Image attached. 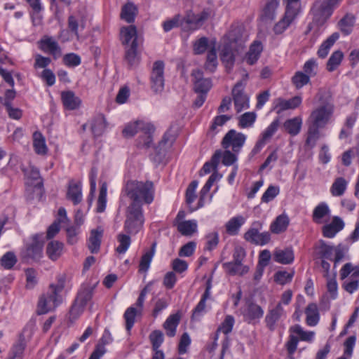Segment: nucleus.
I'll return each instance as SVG.
<instances>
[{
    "label": "nucleus",
    "instance_id": "nucleus-5",
    "mask_svg": "<svg viewBox=\"0 0 359 359\" xmlns=\"http://www.w3.org/2000/svg\"><path fill=\"white\" fill-rule=\"evenodd\" d=\"M144 222L142 208L135 204H130L126 212L124 231L128 234L135 235L142 229Z\"/></svg>",
    "mask_w": 359,
    "mask_h": 359
},
{
    "label": "nucleus",
    "instance_id": "nucleus-33",
    "mask_svg": "<svg viewBox=\"0 0 359 359\" xmlns=\"http://www.w3.org/2000/svg\"><path fill=\"white\" fill-rule=\"evenodd\" d=\"M107 128V122L102 114L96 116L91 123V130L95 136H100Z\"/></svg>",
    "mask_w": 359,
    "mask_h": 359
},
{
    "label": "nucleus",
    "instance_id": "nucleus-3",
    "mask_svg": "<svg viewBox=\"0 0 359 359\" xmlns=\"http://www.w3.org/2000/svg\"><path fill=\"white\" fill-rule=\"evenodd\" d=\"M65 278L61 276L56 284H51L39 299L37 313L45 314L53 311L62 302L60 293L65 287Z\"/></svg>",
    "mask_w": 359,
    "mask_h": 359
},
{
    "label": "nucleus",
    "instance_id": "nucleus-36",
    "mask_svg": "<svg viewBox=\"0 0 359 359\" xmlns=\"http://www.w3.org/2000/svg\"><path fill=\"white\" fill-rule=\"evenodd\" d=\"M348 181L342 177L334 180L330 187V193L333 196H341L346 190Z\"/></svg>",
    "mask_w": 359,
    "mask_h": 359
},
{
    "label": "nucleus",
    "instance_id": "nucleus-17",
    "mask_svg": "<svg viewBox=\"0 0 359 359\" xmlns=\"http://www.w3.org/2000/svg\"><path fill=\"white\" fill-rule=\"evenodd\" d=\"M301 103L302 97L299 96H295L287 100L279 97L274 102V109L278 114H280L287 109H294L297 108Z\"/></svg>",
    "mask_w": 359,
    "mask_h": 359
},
{
    "label": "nucleus",
    "instance_id": "nucleus-38",
    "mask_svg": "<svg viewBox=\"0 0 359 359\" xmlns=\"http://www.w3.org/2000/svg\"><path fill=\"white\" fill-rule=\"evenodd\" d=\"M33 147L38 154L44 155L47 152L48 148L45 138L39 132H35L33 135Z\"/></svg>",
    "mask_w": 359,
    "mask_h": 359
},
{
    "label": "nucleus",
    "instance_id": "nucleus-9",
    "mask_svg": "<svg viewBox=\"0 0 359 359\" xmlns=\"http://www.w3.org/2000/svg\"><path fill=\"white\" fill-rule=\"evenodd\" d=\"M212 15L210 9H205L198 14H195L192 11H187L186 15L183 18L184 25L186 29L196 30L199 29L205 21H206Z\"/></svg>",
    "mask_w": 359,
    "mask_h": 359
},
{
    "label": "nucleus",
    "instance_id": "nucleus-51",
    "mask_svg": "<svg viewBox=\"0 0 359 359\" xmlns=\"http://www.w3.org/2000/svg\"><path fill=\"white\" fill-rule=\"evenodd\" d=\"M263 314L264 311L259 306L250 304L245 311L244 316L248 320H252L262 318Z\"/></svg>",
    "mask_w": 359,
    "mask_h": 359
},
{
    "label": "nucleus",
    "instance_id": "nucleus-43",
    "mask_svg": "<svg viewBox=\"0 0 359 359\" xmlns=\"http://www.w3.org/2000/svg\"><path fill=\"white\" fill-rule=\"evenodd\" d=\"M301 11V5L299 1H287L285 15L286 19L292 22L298 15Z\"/></svg>",
    "mask_w": 359,
    "mask_h": 359
},
{
    "label": "nucleus",
    "instance_id": "nucleus-54",
    "mask_svg": "<svg viewBox=\"0 0 359 359\" xmlns=\"http://www.w3.org/2000/svg\"><path fill=\"white\" fill-rule=\"evenodd\" d=\"M155 244H153L152 249L146 252L142 257L140 263V271H147L149 269L151 262L154 255Z\"/></svg>",
    "mask_w": 359,
    "mask_h": 359
},
{
    "label": "nucleus",
    "instance_id": "nucleus-53",
    "mask_svg": "<svg viewBox=\"0 0 359 359\" xmlns=\"http://www.w3.org/2000/svg\"><path fill=\"white\" fill-rule=\"evenodd\" d=\"M217 66V57L215 48H212L208 53L205 68L210 72H213Z\"/></svg>",
    "mask_w": 359,
    "mask_h": 359
},
{
    "label": "nucleus",
    "instance_id": "nucleus-31",
    "mask_svg": "<svg viewBox=\"0 0 359 359\" xmlns=\"http://www.w3.org/2000/svg\"><path fill=\"white\" fill-rule=\"evenodd\" d=\"M289 225V218L287 215L282 214L276 217L272 222L270 229L273 233H280L285 231Z\"/></svg>",
    "mask_w": 359,
    "mask_h": 359
},
{
    "label": "nucleus",
    "instance_id": "nucleus-52",
    "mask_svg": "<svg viewBox=\"0 0 359 359\" xmlns=\"http://www.w3.org/2000/svg\"><path fill=\"white\" fill-rule=\"evenodd\" d=\"M129 235L130 234L127 235L124 233H119L117 236L118 245L117 246L116 250L118 253L124 254L129 248L131 243V240Z\"/></svg>",
    "mask_w": 359,
    "mask_h": 359
},
{
    "label": "nucleus",
    "instance_id": "nucleus-59",
    "mask_svg": "<svg viewBox=\"0 0 359 359\" xmlns=\"http://www.w3.org/2000/svg\"><path fill=\"white\" fill-rule=\"evenodd\" d=\"M256 114L255 112H246L241 115L239 118L240 127L245 128L253 125L256 120Z\"/></svg>",
    "mask_w": 359,
    "mask_h": 359
},
{
    "label": "nucleus",
    "instance_id": "nucleus-32",
    "mask_svg": "<svg viewBox=\"0 0 359 359\" xmlns=\"http://www.w3.org/2000/svg\"><path fill=\"white\" fill-rule=\"evenodd\" d=\"M305 313L306 315V322L309 326H315L318 324L320 315L316 304H309L305 310Z\"/></svg>",
    "mask_w": 359,
    "mask_h": 359
},
{
    "label": "nucleus",
    "instance_id": "nucleus-14",
    "mask_svg": "<svg viewBox=\"0 0 359 359\" xmlns=\"http://www.w3.org/2000/svg\"><path fill=\"white\" fill-rule=\"evenodd\" d=\"M244 238L251 243L264 245L270 241L271 235L267 231L260 233L257 229L250 228L244 234Z\"/></svg>",
    "mask_w": 359,
    "mask_h": 359
},
{
    "label": "nucleus",
    "instance_id": "nucleus-41",
    "mask_svg": "<svg viewBox=\"0 0 359 359\" xmlns=\"http://www.w3.org/2000/svg\"><path fill=\"white\" fill-rule=\"evenodd\" d=\"M62 100L65 108L72 110L75 109L80 104V100L71 91L62 93Z\"/></svg>",
    "mask_w": 359,
    "mask_h": 359
},
{
    "label": "nucleus",
    "instance_id": "nucleus-26",
    "mask_svg": "<svg viewBox=\"0 0 359 359\" xmlns=\"http://www.w3.org/2000/svg\"><path fill=\"white\" fill-rule=\"evenodd\" d=\"M262 50L263 46L262 43L258 41H254L250 46V49L246 53L244 60L250 65L255 64L258 60Z\"/></svg>",
    "mask_w": 359,
    "mask_h": 359
},
{
    "label": "nucleus",
    "instance_id": "nucleus-29",
    "mask_svg": "<svg viewBox=\"0 0 359 359\" xmlns=\"http://www.w3.org/2000/svg\"><path fill=\"white\" fill-rule=\"evenodd\" d=\"M178 231L183 236H191L197 231V222L196 220H186L176 223Z\"/></svg>",
    "mask_w": 359,
    "mask_h": 359
},
{
    "label": "nucleus",
    "instance_id": "nucleus-45",
    "mask_svg": "<svg viewBox=\"0 0 359 359\" xmlns=\"http://www.w3.org/2000/svg\"><path fill=\"white\" fill-rule=\"evenodd\" d=\"M221 158L222 151L220 150L216 151L212 156L210 161L206 162L203 165L201 172L205 175L210 173L212 170H215L220 161ZM201 175H203V173H201Z\"/></svg>",
    "mask_w": 359,
    "mask_h": 359
},
{
    "label": "nucleus",
    "instance_id": "nucleus-20",
    "mask_svg": "<svg viewBox=\"0 0 359 359\" xmlns=\"http://www.w3.org/2000/svg\"><path fill=\"white\" fill-rule=\"evenodd\" d=\"M285 316V311L280 304H277L276 306L269 310L266 316V323L267 327L273 330L275 328L276 323Z\"/></svg>",
    "mask_w": 359,
    "mask_h": 359
},
{
    "label": "nucleus",
    "instance_id": "nucleus-63",
    "mask_svg": "<svg viewBox=\"0 0 359 359\" xmlns=\"http://www.w3.org/2000/svg\"><path fill=\"white\" fill-rule=\"evenodd\" d=\"M234 323L235 320L232 316H226L219 327L217 332H222L224 334H228L232 331Z\"/></svg>",
    "mask_w": 359,
    "mask_h": 359
},
{
    "label": "nucleus",
    "instance_id": "nucleus-48",
    "mask_svg": "<svg viewBox=\"0 0 359 359\" xmlns=\"http://www.w3.org/2000/svg\"><path fill=\"white\" fill-rule=\"evenodd\" d=\"M125 59L130 66L136 65L140 61L137 46H126Z\"/></svg>",
    "mask_w": 359,
    "mask_h": 359
},
{
    "label": "nucleus",
    "instance_id": "nucleus-6",
    "mask_svg": "<svg viewBox=\"0 0 359 359\" xmlns=\"http://www.w3.org/2000/svg\"><path fill=\"white\" fill-rule=\"evenodd\" d=\"M334 111V104H319L311 111L307 123L323 128L330 122Z\"/></svg>",
    "mask_w": 359,
    "mask_h": 359
},
{
    "label": "nucleus",
    "instance_id": "nucleus-18",
    "mask_svg": "<svg viewBox=\"0 0 359 359\" xmlns=\"http://www.w3.org/2000/svg\"><path fill=\"white\" fill-rule=\"evenodd\" d=\"M279 126L278 120L273 121L262 133L259 140L253 149V151L257 153L266 144V143L271 138L274 133L277 131Z\"/></svg>",
    "mask_w": 359,
    "mask_h": 359
},
{
    "label": "nucleus",
    "instance_id": "nucleus-62",
    "mask_svg": "<svg viewBox=\"0 0 359 359\" xmlns=\"http://www.w3.org/2000/svg\"><path fill=\"white\" fill-rule=\"evenodd\" d=\"M92 297L93 290L91 288H83L79 292L75 301L86 306L87 302L91 299Z\"/></svg>",
    "mask_w": 359,
    "mask_h": 359
},
{
    "label": "nucleus",
    "instance_id": "nucleus-16",
    "mask_svg": "<svg viewBox=\"0 0 359 359\" xmlns=\"http://www.w3.org/2000/svg\"><path fill=\"white\" fill-rule=\"evenodd\" d=\"M67 198L72 201L74 205L80 203L83 198L81 182L72 180L69 182Z\"/></svg>",
    "mask_w": 359,
    "mask_h": 359
},
{
    "label": "nucleus",
    "instance_id": "nucleus-34",
    "mask_svg": "<svg viewBox=\"0 0 359 359\" xmlns=\"http://www.w3.org/2000/svg\"><path fill=\"white\" fill-rule=\"evenodd\" d=\"M137 13V7L133 3L129 1L122 7L121 18L126 22L131 23L135 20Z\"/></svg>",
    "mask_w": 359,
    "mask_h": 359
},
{
    "label": "nucleus",
    "instance_id": "nucleus-42",
    "mask_svg": "<svg viewBox=\"0 0 359 359\" xmlns=\"http://www.w3.org/2000/svg\"><path fill=\"white\" fill-rule=\"evenodd\" d=\"M320 129H321V128L309 124L306 144L310 148L314 147L316 142L320 138Z\"/></svg>",
    "mask_w": 359,
    "mask_h": 359
},
{
    "label": "nucleus",
    "instance_id": "nucleus-55",
    "mask_svg": "<svg viewBox=\"0 0 359 359\" xmlns=\"http://www.w3.org/2000/svg\"><path fill=\"white\" fill-rule=\"evenodd\" d=\"M140 314L139 311L134 306H130L126 309L124 313V318L126 320V330L130 331L135 323V316Z\"/></svg>",
    "mask_w": 359,
    "mask_h": 359
},
{
    "label": "nucleus",
    "instance_id": "nucleus-50",
    "mask_svg": "<svg viewBox=\"0 0 359 359\" xmlns=\"http://www.w3.org/2000/svg\"><path fill=\"white\" fill-rule=\"evenodd\" d=\"M179 26H181L183 29H186V26L184 25L183 18L179 14L163 23V30L166 32Z\"/></svg>",
    "mask_w": 359,
    "mask_h": 359
},
{
    "label": "nucleus",
    "instance_id": "nucleus-60",
    "mask_svg": "<svg viewBox=\"0 0 359 359\" xmlns=\"http://www.w3.org/2000/svg\"><path fill=\"white\" fill-rule=\"evenodd\" d=\"M280 192L278 187L270 185L262 196V203H269L273 200Z\"/></svg>",
    "mask_w": 359,
    "mask_h": 359
},
{
    "label": "nucleus",
    "instance_id": "nucleus-27",
    "mask_svg": "<svg viewBox=\"0 0 359 359\" xmlns=\"http://www.w3.org/2000/svg\"><path fill=\"white\" fill-rule=\"evenodd\" d=\"M330 210L325 203H320L313 210L312 218L316 224H323L327 220L325 218L330 216Z\"/></svg>",
    "mask_w": 359,
    "mask_h": 359
},
{
    "label": "nucleus",
    "instance_id": "nucleus-19",
    "mask_svg": "<svg viewBox=\"0 0 359 359\" xmlns=\"http://www.w3.org/2000/svg\"><path fill=\"white\" fill-rule=\"evenodd\" d=\"M40 48L44 52L53 55L55 58L62 55L61 49L57 42L52 37L45 36L40 41Z\"/></svg>",
    "mask_w": 359,
    "mask_h": 359
},
{
    "label": "nucleus",
    "instance_id": "nucleus-23",
    "mask_svg": "<svg viewBox=\"0 0 359 359\" xmlns=\"http://www.w3.org/2000/svg\"><path fill=\"white\" fill-rule=\"evenodd\" d=\"M246 218L243 215H236L231 217L225 224V230L230 236H236L240 231L241 226L245 223Z\"/></svg>",
    "mask_w": 359,
    "mask_h": 359
},
{
    "label": "nucleus",
    "instance_id": "nucleus-24",
    "mask_svg": "<svg viewBox=\"0 0 359 359\" xmlns=\"http://www.w3.org/2000/svg\"><path fill=\"white\" fill-rule=\"evenodd\" d=\"M294 259V252L291 248L276 249L273 252V259L278 263L290 264Z\"/></svg>",
    "mask_w": 359,
    "mask_h": 359
},
{
    "label": "nucleus",
    "instance_id": "nucleus-2",
    "mask_svg": "<svg viewBox=\"0 0 359 359\" xmlns=\"http://www.w3.org/2000/svg\"><path fill=\"white\" fill-rule=\"evenodd\" d=\"M126 195L133 201L131 204H135L142 208L143 203L149 204L154 201V187L150 181L128 182L125 187Z\"/></svg>",
    "mask_w": 359,
    "mask_h": 359
},
{
    "label": "nucleus",
    "instance_id": "nucleus-37",
    "mask_svg": "<svg viewBox=\"0 0 359 359\" xmlns=\"http://www.w3.org/2000/svg\"><path fill=\"white\" fill-rule=\"evenodd\" d=\"M302 125V118L300 116H297L287 120L284 123V128L289 134L294 136L300 132Z\"/></svg>",
    "mask_w": 359,
    "mask_h": 359
},
{
    "label": "nucleus",
    "instance_id": "nucleus-25",
    "mask_svg": "<svg viewBox=\"0 0 359 359\" xmlns=\"http://www.w3.org/2000/svg\"><path fill=\"white\" fill-rule=\"evenodd\" d=\"M344 226V224L342 219L339 217H334L330 224L323 226V236L327 238H333Z\"/></svg>",
    "mask_w": 359,
    "mask_h": 359
},
{
    "label": "nucleus",
    "instance_id": "nucleus-40",
    "mask_svg": "<svg viewBox=\"0 0 359 359\" xmlns=\"http://www.w3.org/2000/svg\"><path fill=\"white\" fill-rule=\"evenodd\" d=\"M68 28L74 34L76 39H79V29H84V22L83 18L76 15H70L68 18Z\"/></svg>",
    "mask_w": 359,
    "mask_h": 359
},
{
    "label": "nucleus",
    "instance_id": "nucleus-46",
    "mask_svg": "<svg viewBox=\"0 0 359 359\" xmlns=\"http://www.w3.org/2000/svg\"><path fill=\"white\" fill-rule=\"evenodd\" d=\"M290 332L295 333L296 335L299 336L300 340L305 341H312L315 332L313 331H304L299 325H295L290 328Z\"/></svg>",
    "mask_w": 359,
    "mask_h": 359
},
{
    "label": "nucleus",
    "instance_id": "nucleus-4",
    "mask_svg": "<svg viewBox=\"0 0 359 359\" xmlns=\"http://www.w3.org/2000/svg\"><path fill=\"white\" fill-rule=\"evenodd\" d=\"M154 131V126L143 120H137L128 123L123 130V135L126 137H131L137 133H141L138 144L141 147H150L152 144V134Z\"/></svg>",
    "mask_w": 359,
    "mask_h": 359
},
{
    "label": "nucleus",
    "instance_id": "nucleus-61",
    "mask_svg": "<svg viewBox=\"0 0 359 359\" xmlns=\"http://www.w3.org/2000/svg\"><path fill=\"white\" fill-rule=\"evenodd\" d=\"M278 1H269L263 10L262 17L265 19L273 20L278 8Z\"/></svg>",
    "mask_w": 359,
    "mask_h": 359
},
{
    "label": "nucleus",
    "instance_id": "nucleus-8",
    "mask_svg": "<svg viewBox=\"0 0 359 359\" xmlns=\"http://www.w3.org/2000/svg\"><path fill=\"white\" fill-rule=\"evenodd\" d=\"M337 1H315L312 8L314 20L323 25L332 15Z\"/></svg>",
    "mask_w": 359,
    "mask_h": 359
},
{
    "label": "nucleus",
    "instance_id": "nucleus-12",
    "mask_svg": "<svg viewBox=\"0 0 359 359\" xmlns=\"http://www.w3.org/2000/svg\"><path fill=\"white\" fill-rule=\"evenodd\" d=\"M43 239L42 236L35 235L27 244L25 256L35 260H39L43 256Z\"/></svg>",
    "mask_w": 359,
    "mask_h": 359
},
{
    "label": "nucleus",
    "instance_id": "nucleus-64",
    "mask_svg": "<svg viewBox=\"0 0 359 359\" xmlns=\"http://www.w3.org/2000/svg\"><path fill=\"white\" fill-rule=\"evenodd\" d=\"M208 39L207 37H201L196 40L193 44V49L195 54H202L208 48Z\"/></svg>",
    "mask_w": 359,
    "mask_h": 359
},
{
    "label": "nucleus",
    "instance_id": "nucleus-13",
    "mask_svg": "<svg viewBox=\"0 0 359 359\" xmlns=\"http://www.w3.org/2000/svg\"><path fill=\"white\" fill-rule=\"evenodd\" d=\"M120 36L122 43L126 46H137L139 44L137 29L134 25L121 27Z\"/></svg>",
    "mask_w": 359,
    "mask_h": 359
},
{
    "label": "nucleus",
    "instance_id": "nucleus-57",
    "mask_svg": "<svg viewBox=\"0 0 359 359\" xmlns=\"http://www.w3.org/2000/svg\"><path fill=\"white\" fill-rule=\"evenodd\" d=\"M309 76L302 72H296L292 79V83L298 89L302 88L303 86L309 83Z\"/></svg>",
    "mask_w": 359,
    "mask_h": 359
},
{
    "label": "nucleus",
    "instance_id": "nucleus-47",
    "mask_svg": "<svg viewBox=\"0 0 359 359\" xmlns=\"http://www.w3.org/2000/svg\"><path fill=\"white\" fill-rule=\"evenodd\" d=\"M344 57V54L340 50L334 51L330 57L327 62V69L328 72L334 71L341 64Z\"/></svg>",
    "mask_w": 359,
    "mask_h": 359
},
{
    "label": "nucleus",
    "instance_id": "nucleus-10",
    "mask_svg": "<svg viewBox=\"0 0 359 359\" xmlns=\"http://www.w3.org/2000/svg\"><path fill=\"white\" fill-rule=\"evenodd\" d=\"M164 63L158 60L154 63L151 73V87L153 91L158 94L164 89Z\"/></svg>",
    "mask_w": 359,
    "mask_h": 359
},
{
    "label": "nucleus",
    "instance_id": "nucleus-39",
    "mask_svg": "<svg viewBox=\"0 0 359 359\" xmlns=\"http://www.w3.org/2000/svg\"><path fill=\"white\" fill-rule=\"evenodd\" d=\"M224 268L227 272L231 275H240L242 276L248 272L249 268L239 262H228L224 264Z\"/></svg>",
    "mask_w": 359,
    "mask_h": 359
},
{
    "label": "nucleus",
    "instance_id": "nucleus-58",
    "mask_svg": "<svg viewBox=\"0 0 359 359\" xmlns=\"http://www.w3.org/2000/svg\"><path fill=\"white\" fill-rule=\"evenodd\" d=\"M205 250L211 251L216 248L218 245L219 233L217 231L210 232L205 236Z\"/></svg>",
    "mask_w": 359,
    "mask_h": 359
},
{
    "label": "nucleus",
    "instance_id": "nucleus-11",
    "mask_svg": "<svg viewBox=\"0 0 359 359\" xmlns=\"http://www.w3.org/2000/svg\"><path fill=\"white\" fill-rule=\"evenodd\" d=\"M246 140V136L236 132L235 130H230L224 137L222 144L224 149L231 147L233 152H239Z\"/></svg>",
    "mask_w": 359,
    "mask_h": 359
},
{
    "label": "nucleus",
    "instance_id": "nucleus-35",
    "mask_svg": "<svg viewBox=\"0 0 359 359\" xmlns=\"http://www.w3.org/2000/svg\"><path fill=\"white\" fill-rule=\"evenodd\" d=\"M180 316L177 314L170 315L164 323L163 327L166 331V334L170 337L175 335L176 328L180 323Z\"/></svg>",
    "mask_w": 359,
    "mask_h": 359
},
{
    "label": "nucleus",
    "instance_id": "nucleus-21",
    "mask_svg": "<svg viewBox=\"0 0 359 359\" xmlns=\"http://www.w3.org/2000/svg\"><path fill=\"white\" fill-rule=\"evenodd\" d=\"M103 229L98 227L91 230L88 240V248L91 253H97L100 248Z\"/></svg>",
    "mask_w": 359,
    "mask_h": 359
},
{
    "label": "nucleus",
    "instance_id": "nucleus-7",
    "mask_svg": "<svg viewBox=\"0 0 359 359\" xmlns=\"http://www.w3.org/2000/svg\"><path fill=\"white\" fill-rule=\"evenodd\" d=\"M245 81H238L231 90L235 109L238 113L250 107V97L245 92Z\"/></svg>",
    "mask_w": 359,
    "mask_h": 359
},
{
    "label": "nucleus",
    "instance_id": "nucleus-22",
    "mask_svg": "<svg viewBox=\"0 0 359 359\" xmlns=\"http://www.w3.org/2000/svg\"><path fill=\"white\" fill-rule=\"evenodd\" d=\"M22 170L25 174L27 184L34 187L41 186L42 181L40 177L39 170L36 168L32 165H29L27 168L22 167Z\"/></svg>",
    "mask_w": 359,
    "mask_h": 359
},
{
    "label": "nucleus",
    "instance_id": "nucleus-49",
    "mask_svg": "<svg viewBox=\"0 0 359 359\" xmlns=\"http://www.w3.org/2000/svg\"><path fill=\"white\" fill-rule=\"evenodd\" d=\"M315 100L319 104H334L332 100V94L330 90L326 88H319Z\"/></svg>",
    "mask_w": 359,
    "mask_h": 359
},
{
    "label": "nucleus",
    "instance_id": "nucleus-30",
    "mask_svg": "<svg viewBox=\"0 0 359 359\" xmlns=\"http://www.w3.org/2000/svg\"><path fill=\"white\" fill-rule=\"evenodd\" d=\"M339 34L334 32L330 35L320 46L318 50V55L320 58H325L328 55V53L334 43L339 39Z\"/></svg>",
    "mask_w": 359,
    "mask_h": 359
},
{
    "label": "nucleus",
    "instance_id": "nucleus-1",
    "mask_svg": "<svg viewBox=\"0 0 359 359\" xmlns=\"http://www.w3.org/2000/svg\"><path fill=\"white\" fill-rule=\"evenodd\" d=\"M229 42L222 48L221 60L225 67L231 69L234 64L236 55L241 53L248 36L239 27L232 29L228 34Z\"/></svg>",
    "mask_w": 359,
    "mask_h": 359
},
{
    "label": "nucleus",
    "instance_id": "nucleus-44",
    "mask_svg": "<svg viewBox=\"0 0 359 359\" xmlns=\"http://www.w3.org/2000/svg\"><path fill=\"white\" fill-rule=\"evenodd\" d=\"M354 23V16L347 14L339 22V27L344 34L348 35L351 33Z\"/></svg>",
    "mask_w": 359,
    "mask_h": 359
},
{
    "label": "nucleus",
    "instance_id": "nucleus-28",
    "mask_svg": "<svg viewBox=\"0 0 359 359\" xmlns=\"http://www.w3.org/2000/svg\"><path fill=\"white\" fill-rule=\"evenodd\" d=\"M64 245L57 241L49 242L46 247V254L53 261H56L63 252Z\"/></svg>",
    "mask_w": 359,
    "mask_h": 359
},
{
    "label": "nucleus",
    "instance_id": "nucleus-15",
    "mask_svg": "<svg viewBox=\"0 0 359 359\" xmlns=\"http://www.w3.org/2000/svg\"><path fill=\"white\" fill-rule=\"evenodd\" d=\"M194 90L198 93H207L212 86L211 81L203 77L201 70L196 69L192 72Z\"/></svg>",
    "mask_w": 359,
    "mask_h": 359
},
{
    "label": "nucleus",
    "instance_id": "nucleus-56",
    "mask_svg": "<svg viewBox=\"0 0 359 359\" xmlns=\"http://www.w3.org/2000/svg\"><path fill=\"white\" fill-rule=\"evenodd\" d=\"M334 250L335 247L330 246L323 241H320L318 247V253L323 259L332 260Z\"/></svg>",
    "mask_w": 359,
    "mask_h": 359
}]
</instances>
